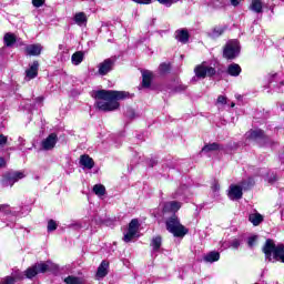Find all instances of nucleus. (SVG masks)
<instances>
[{"label": "nucleus", "instance_id": "44", "mask_svg": "<svg viewBox=\"0 0 284 284\" xmlns=\"http://www.w3.org/2000/svg\"><path fill=\"white\" fill-rule=\"evenodd\" d=\"M12 277L14 278V281H23V273H16Z\"/></svg>", "mask_w": 284, "mask_h": 284}, {"label": "nucleus", "instance_id": "23", "mask_svg": "<svg viewBox=\"0 0 284 284\" xmlns=\"http://www.w3.org/2000/svg\"><path fill=\"white\" fill-rule=\"evenodd\" d=\"M221 260V253L217 251H211L204 256L205 263H216V261Z\"/></svg>", "mask_w": 284, "mask_h": 284}, {"label": "nucleus", "instance_id": "30", "mask_svg": "<svg viewBox=\"0 0 284 284\" xmlns=\"http://www.w3.org/2000/svg\"><path fill=\"white\" fill-rule=\"evenodd\" d=\"M93 192L97 196H105V186L103 184H95L93 186Z\"/></svg>", "mask_w": 284, "mask_h": 284}, {"label": "nucleus", "instance_id": "4", "mask_svg": "<svg viewBox=\"0 0 284 284\" xmlns=\"http://www.w3.org/2000/svg\"><path fill=\"white\" fill-rule=\"evenodd\" d=\"M53 268L54 263H52V261L38 262L24 271V276L29 278V281H32V278L39 276V274H47V272H52Z\"/></svg>", "mask_w": 284, "mask_h": 284}, {"label": "nucleus", "instance_id": "48", "mask_svg": "<svg viewBox=\"0 0 284 284\" xmlns=\"http://www.w3.org/2000/svg\"><path fill=\"white\" fill-rule=\"evenodd\" d=\"M45 98H43L42 95L41 97H38L36 98V103H43Z\"/></svg>", "mask_w": 284, "mask_h": 284}, {"label": "nucleus", "instance_id": "28", "mask_svg": "<svg viewBox=\"0 0 284 284\" xmlns=\"http://www.w3.org/2000/svg\"><path fill=\"white\" fill-rule=\"evenodd\" d=\"M64 283L65 284H84L85 282L81 277L69 275L64 278Z\"/></svg>", "mask_w": 284, "mask_h": 284}, {"label": "nucleus", "instance_id": "22", "mask_svg": "<svg viewBox=\"0 0 284 284\" xmlns=\"http://www.w3.org/2000/svg\"><path fill=\"white\" fill-rule=\"evenodd\" d=\"M248 221L254 227H258V225L263 223L264 217L261 213H252L248 215Z\"/></svg>", "mask_w": 284, "mask_h": 284}, {"label": "nucleus", "instance_id": "11", "mask_svg": "<svg viewBox=\"0 0 284 284\" xmlns=\"http://www.w3.org/2000/svg\"><path fill=\"white\" fill-rule=\"evenodd\" d=\"M181 210V202L178 201H171V202H165L162 207L163 214H168L170 212H173L176 214Z\"/></svg>", "mask_w": 284, "mask_h": 284}, {"label": "nucleus", "instance_id": "51", "mask_svg": "<svg viewBox=\"0 0 284 284\" xmlns=\"http://www.w3.org/2000/svg\"><path fill=\"white\" fill-rule=\"evenodd\" d=\"M236 105V103L232 102L231 103V108H234Z\"/></svg>", "mask_w": 284, "mask_h": 284}, {"label": "nucleus", "instance_id": "26", "mask_svg": "<svg viewBox=\"0 0 284 284\" xmlns=\"http://www.w3.org/2000/svg\"><path fill=\"white\" fill-rule=\"evenodd\" d=\"M84 57H85V54L83 53V51L74 52L71 57V61H72L73 65H81V63H83Z\"/></svg>", "mask_w": 284, "mask_h": 284}, {"label": "nucleus", "instance_id": "45", "mask_svg": "<svg viewBox=\"0 0 284 284\" xmlns=\"http://www.w3.org/2000/svg\"><path fill=\"white\" fill-rule=\"evenodd\" d=\"M231 245H232V247H234L235 250H237V247L241 246V242H240L239 240H233Z\"/></svg>", "mask_w": 284, "mask_h": 284}, {"label": "nucleus", "instance_id": "39", "mask_svg": "<svg viewBox=\"0 0 284 284\" xmlns=\"http://www.w3.org/2000/svg\"><path fill=\"white\" fill-rule=\"evenodd\" d=\"M257 240H258V236L256 235L248 237V241H247L248 247H254V243H256Z\"/></svg>", "mask_w": 284, "mask_h": 284}, {"label": "nucleus", "instance_id": "41", "mask_svg": "<svg viewBox=\"0 0 284 284\" xmlns=\"http://www.w3.org/2000/svg\"><path fill=\"white\" fill-rule=\"evenodd\" d=\"M16 280L13 276H6L3 283L1 284H14Z\"/></svg>", "mask_w": 284, "mask_h": 284}, {"label": "nucleus", "instance_id": "31", "mask_svg": "<svg viewBox=\"0 0 284 284\" xmlns=\"http://www.w3.org/2000/svg\"><path fill=\"white\" fill-rule=\"evenodd\" d=\"M139 227H140L139 220L136 219L131 220V222L129 223V231L134 232L136 234V232H139Z\"/></svg>", "mask_w": 284, "mask_h": 284}, {"label": "nucleus", "instance_id": "8", "mask_svg": "<svg viewBox=\"0 0 284 284\" xmlns=\"http://www.w3.org/2000/svg\"><path fill=\"white\" fill-rule=\"evenodd\" d=\"M115 63H116V60H114L112 58H108L103 62H101L99 64V69H98L100 77H105V75L110 74V72H112V70H114Z\"/></svg>", "mask_w": 284, "mask_h": 284}, {"label": "nucleus", "instance_id": "18", "mask_svg": "<svg viewBox=\"0 0 284 284\" xmlns=\"http://www.w3.org/2000/svg\"><path fill=\"white\" fill-rule=\"evenodd\" d=\"M175 39H176V41H180V43H189L190 42V31H187L186 29L176 30Z\"/></svg>", "mask_w": 284, "mask_h": 284}, {"label": "nucleus", "instance_id": "24", "mask_svg": "<svg viewBox=\"0 0 284 284\" xmlns=\"http://www.w3.org/2000/svg\"><path fill=\"white\" fill-rule=\"evenodd\" d=\"M3 43L7 48H12L17 43V36L14 33H6L3 37Z\"/></svg>", "mask_w": 284, "mask_h": 284}, {"label": "nucleus", "instance_id": "19", "mask_svg": "<svg viewBox=\"0 0 284 284\" xmlns=\"http://www.w3.org/2000/svg\"><path fill=\"white\" fill-rule=\"evenodd\" d=\"M241 72H243V69L237 63H231V64H229V67L226 69V73L230 77H240Z\"/></svg>", "mask_w": 284, "mask_h": 284}, {"label": "nucleus", "instance_id": "14", "mask_svg": "<svg viewBox=\"0 0 284 284\" xmlns=\"http://www.w3.org/2000/svg\"><path fill=\"white\" fill-rule=\"evenodd\" d=\"M264 139H267V135H265V131H263V129L251 130L247 135L248 141H264Z\"/></svg>", "mask_w": 284, "mask_h": 284}, {"label": "nucleus", "instance_id": "10", "mask_svg": "<svg viewBox=\"0 0 284 284\" xmlns=\"http://www.w3.org/2000/svg\"><path fill=\"white\" fill-rule=\"evenodd\" d=\"M59 141V136L57 133L49 134L43 141H42V148L43 150H54L57 142Z\"/></svg>", "mask_w": 284, "mask_h": 284}, {"label": "nucleus", "instance_id": "3", "mask_svg": "<svg viewBox=\"0 0 284 284\" xmlns=\"http://www.w3.org/2000/svg\"><path fill=\"white\" fill-rule=\"evenodd\" d=\"M262 250L267 261H272L273 254L274 261H280V263H284V244L276 245L274 243V240L267 239Z\"/></svg>", "mask_w": 284, "mask_h": 284}, {"label": "nucleus", "instance_id": "47", "mask_svg": "<svg viewBox=\"0 0 284 284\" xmlns=\"http://www.w3.org/2000/svg\"><path fill=\"white\" fill-rule=\"evenodd\" d=\"M6 158H0V168H6Z\"/></svg>", "mask_w": 284, "mask_h": 284}, {"label": "nucleus", "instance_id": "2", "mask_svg": "<svg viewBox=\"0 0 284 284\" xmlns=\"http://www.w3.org/2000/svg\"><path fill=\"white\" fill-rule=\"evenodd\" d=\"M165 227L175 239H183L186 234H190V229L181 224V220L178 214H173L168 217L165 221Z\"/></svg>", "mask_w": 284, "mask_h": 284}, {"label": "nucleus", "instance_id": "35", "mask_svg": "<svg viewBox=\"0 0 284 284\" xmlns=\"http://www.w3.org/2000/svg\"><path fill=\"white\" fill-rule=\"evenodd\" d=\"M125 116L126 119H136V111H134V109L132 108H128L125 111Z\"/></svg>", "mask_w": 284, "mask_h": 284}, {"label": "nucleus", "instance_id": "16", "mask_svg": "<svg viewBox=\"0 0 284 284\" xmlns=\"http://www.w3.org/2000/svg\"><path fill=\"white\" fill-rule=\"evenodd\" d=\"M110 267V262L103 260L98 267L95 273V278H105L108 276V268Z\"/></svg>", "mask_w": 284, "mask_h": 284}, {"label": "nucleus", "instance_id": "32", "mask_svg": "<svg viewBox=\"0 0 284 284\" xmlns=\"http://www.w3.org/2000/svg\"><path fill=\"white\" fill-rule=\"evenodd\" d=\"M225 30H227V26L224 27H214L213 28V37H222V34L225 33Z\"/></svg>", "mask_w": 284, "mask_h": 284}, {"label": "nucleus", "instance_id": "20", "mask_svg": "<svg viewBox=\"0 0 284 284\" xmlns=\"http://www.w3.org/2000/svg\"><path fill=\"white\" fill-rule=\"evenodd\" d=\"M80 165H83L87 170H92L94 168V159L88 154H83L80 156Z\"/></svg>", "mask_w": 284, "mask_h": 284}, {"label": "nucleus", "instance_id": "12", "mask_svg": "<svg viewBox=\"0 0 284 284\" xmlns=\"http://www.w3.org/2000/svg\"><path fill=\"white\" fill-rule=\"evenodd\" d=\"M229 199H231V201H241V199H243V187L239 185H231Z\"/></svg>", "mask_w": 284, "mask_h": 284}, {"label": "nucleus", "instance_id": "7", "mask_svg": "<svg viewBox=\"0 0 284 284\" xmlns=\"http://www.w3.org/2000/svg\"><path fill=\"white\" fill-rule=\"evenodd\" d=\"M194 74L197 79H206V77L212 79V77L216 75V69L213 67H205V64L202 63L194 68Z\"/></svg>", "mask_w": 284, "mask_h": 284}, {"label": "nucleus", "instance_id": "25", "mask_svg": "<svg viewBox=\"0 0 284 284\" xmlns=\"http://www.w3.org/2000/svg\"><path fill=\"white\" fill-rule=\"evenodd\" d=\"M250 10H252V12H256V14H262V12H263V1L252 0V2L250 4Z\"/></svg>", "mask_w": 284, "mask_h": 284}, {"label": "nucleus", "instance_id": "36", "mask_svg": "<svg viewBox=\"0 0 284 284\" xmlns=\"http://www.w3.org/2000/svg\"><path fill=\"white\" fill-rule=\"evenodd\" d=\"M0 212H2L6 215L12 214V210H10L9 204H0Z\"/></svg>", "mask_w": 284, "mask_h": 284}, {"label": "nucleus", "instance_id": "46", "mask_svg": "<svg viewBox=\"0 0 284 284\" xmlns=\"http://www.w3.org/2000/svg\"><path fill=\"white\" fill-rule=\"evenodd\" d=\"M158 163H159V161H158L156 159H151V160L149 161L150 168H154V165H156Z\"/></svg>", "mask_w": 284, "mask_h": 284}, {"label": "nucleus", "instance_id": "33", "mask_svg": "<svg viewBox=\"0 0 284 284\" xmlns=\"http://www.w3.org/2000/svg\"><path fill=\"white\" fill-rule=\"evenodd\" d=\"M57 227H59V224H57V221H54V220L48 221V225H47L48 232H54V231H57Z\"/></svg>", "mask_w": 284, "mask_h": 284}, {"label": "nucleus", "instance_id": "43", "mask_svg": "<svg viewBox=\"0 0 284 284\" xmlns=\"http://www.w3.org/2000/svg\"><path fill=\"white\" fill-rule=\"evenodd\" d=\"M162 6H172L174 0H158Z\"/></svg>", "mask_w": 284, "mask_h": 284}, {"label": "nucleus", "instance_id": "6", "mask_svg": "<svg viewBox=\"0 0 284 284\" xmlns=\"http://www.w3.org/2000/svg\"><path fill=\"white\" fill-rule=\"evenodd\" d=\"M241 54V44L239 40H230L223 48V59L234 61Z\"/></svg>", "mask_w": 284, "mask_h": 284}, {"label": "nucleus", "instance_id": "37", "mask_svg": "<svg viewBox=\"0 0 284 284\" xmlns=\"http://www.w3.org/2000/svg\"><path fill=\"white\" fill-rule=\"evenodd\" d=\"M31 3L33 8H42V6H45V0H32Z\"/></svg>", "mask_w": 284, "mask_h": 284}, {"label": "nucleus", "instance_id": "29", "mask_svg": "<svg viewBox=\"0 0 284 284\" xmlns=\"http://www.w3.org/2000/svg\"><path fill=\"white\" fill-rule=\"evenodd\" d=\"M151 245H152L154 252H159V250H161V245H162V237L161 236L153 237Z\"/></svg>", "mask_w": 284, "mask_h": 284}, {"label": "nucleus", "instance_id": "42", "mask_svg": "<svg viewBox=\"0 0 284 284\" xmlns=\"http://www.w3.org/2000/svg\"><path fill=\"white\" fill-rule=\"evenodd\" d=\"M217 103H221V105L227 104V98L224 95H219L217 97Z\"/></svg>", "mask_w": 284, "mask_h": 284}, {"label": "nucleus", "instance_id": "1", "mask_svg": "<svg viewBox=\"0 0 284 284\" xmlns=\"http://www.w3.org/2000/svg\"><path fill=\"white\" fill-rule=\"evenodd\" d=\"M94 108L100 112H114L121 108L119 101L130 99V92L101 89L94 92Z\"/></svg>", "mask_w": 284, "mask_h": 284}, {"label": "nucleus", "instance_id": "27", "mask_svg": "<svg viewBox=\"0 0 284 284\" xmlns=\"http://www.w3.org/2000/svg\"><path fill=\"white\" fill-rule=\"evenodd\" d=\"M74 22L78 26H83V23H88V16H85V12H78V13H75Z\"/></svg>", "mask_w": 284, "mask_h": 284}, {"label": "nucleus", "instance_id": "38", "mask_svg": "<svg viewBox=\"0 0 284 284\" xmlns=\"http://www.w3.org/2000/svg\"><path fill=\"white\" fill-rule=\"evenodd\" d=\"M8 144V136H6L3 133H0V148H3Z\"/></svg>", "mask_w": 284, "mask_h": 284}, {"label": "nucleus", "instance_id": "5", "mask_svg": "<svg viewBox=\"0 0 284 284\" xmlns=\"http://www.w3.org/2000/svg\"><path fill=\"white\" fill-rule=\"evenodd\" d=\"M21 179H26L23 171H7L3 173L0 183L2 187H13L14 183H19Z\"/></svg>", "mask_w": 284, "mask_h": 284}, {"label": "nucleus", "instance_id": "49", "mask_svg": "<svg viewBox=\"0 0 284 284\" xmlns=\"http://www.w3.org/2000/svg\"><path fill=\"white\" fill-rule=\"evenodd\" d=\"M221 186H219V183L217 182H214L212 189L214 192H216V190H220Z\"/></svg>", "mask_w": 284, "mask_h": 284}, {"label": "nucleus", "instance_id": "50", "mask_svg": "<svg viewBox=\"0 0 284 284\" xmlns=\"http://www.w3.org/2000/svg\"><path fill=\"white\" fill-rule=\"evenodd\" d=\"M239 0H231V4L234 6V8H236V6H239Z\"/></svg>", "mask_w": 284, "mask_h": 284}, {"label": "nucleus", "instance_id": "9", "mask_svg": "<svg viewBox=\"0 0 284 284\" xmlns=\"http://www.w3.org/2000/svg\"><path fill=\"white\" fill-rule=\"evenodd\" d=\"M152 81H154V73L149 70L142 71L141 85L144 90H150L152 88Z\"/></svg>", "mask_w": 284, "mask_h": 284}, {"label": "nucleus", "instance_id": "15", "mask_svg": "<svg viewBox=\"0 0 284 284\" xmlns=\"http://www.w3.org/2000/svg\"><path fill=\"white\" fill-rule=\"evenodd\" d=\"M221 150H225L223 144H219L217 142H213V143L204 144V146L202 148L201 152L202 153L204 152V154H207L210 152H219Z\"/></svg>", "mask_w": 284, "mask_h": 284}, {"label": "nucleus", "instance_id": "34", "mask_svg": "<svg viewBox=\"0 0 284 284\" xmlns=\"http://www.w3.org/2000/svg\"><path fill=\"white\" fill-rule=\"evenodd\" d=\"M134 236H136V233H134V231L128 230L126 234H124L123 241L125 243H130V241H132V239H134Z\"/></svg>", "mask_w": 284, "mask_h": 284}, {"label": "nucleus", "instance_id": "17", "mask_svg": "<svg viewBox=\"0 0 284 284\" xmlns=\"http://www.w3.org/2000/svg\"><path fill=\"white\" fill-rule=\"evenodd\" d=\"M26 74L28 79H37L39 77V61H33L29 69L26 70Z\"/></svg>", "mask_w": 284, "mask_h": 284}, {"label": "nucleus", "instance_id": "21", "mask_svg": "<svg viewBox=\"0 0 284 284\" xmlns=\"http://www.w3.org/2000/svg\"><path fill=\"white\" fill-rule=\"evenodd\" d=\"M158 72L160 77H166V74H171L172 72V62H162L159 65Z\"/></svg>", "mask_w": 284, "mask_h": 284}, {"label": "nucleus", "instance_id": "13", "mask_svg": "<svg viewBox=\"0 0 284 284\" xmlns=\"http://www.w3.org/2000/svg\"><path fill=\"white\" fill-rule=\"evenodd\" d=\"M43 51V47L40 43L37 44H29L26 47L24 52L29 57H39Z\"/></svg>", "mask_w": 284, "mask_h": 284}, {"label": "nucleus", "instance_id": "40", "mask_svg": "<svg viewBox=\"0 0 284 284\" xmlns=\"http://www.w3.org/2000/svg\"><path fill=\"white\" fill-rule=\"evenodd\" d=\"M133 3H139L140 6H150L152 3V0H132Z\"/></svg>", "mask_w": 284, "mask_h": 284}]
</instances>
